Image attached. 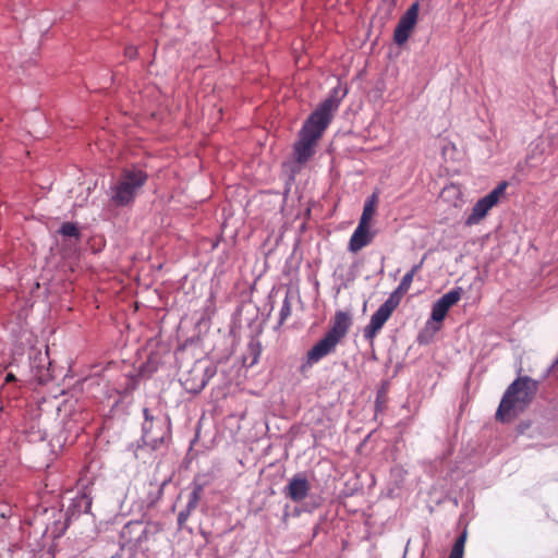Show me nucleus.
Segmentation results:
<instances>
[{
  "label": "nucleus",
  "mask_w": 558,
  "mask_h": 558,
  "mask_svg": "<svg viewBox=\"0 0 558 558\" xmlns=\"http://www.w3.org/2000/svg\"><path fill=\"white\" fill-rule=\"evenodd\" d=\"M92 502L93 497L87 487H84L71 498L65 511L54 507L45 509L44 514L47 517L48 523L41 522V524L45 525L41 531V536L46 537L49 534L53 539L61 537L73 521L78 519L82 514L89 513Z\"/></svg>",
  "instance_id": "obj_1"
},
{
  "label": "nucleus",
  "mask_w": 558,
  "mask_h": 558,
  "mask_svg": "<svg viewBox=\"0 0 558 558\" xmlns=\"http://www.w3.org/2000/svg\"><path fill=\"white\" fill-rule=\"evenodd\" d=\"M538 390V381L529 376H519L506 389L496 418L509 423L525 411Z\"/></svg>",
  "instance_id": "obj_2"
},
{
  "label": "nucleus",
  "mask_w": 558,
  "mask_h": 558,
  "mask_svg": "<svg viewBox=\"0 0 558 558\" xmlns=\"http://www.w3.org/2000/svg\"><path fill=\"white\" fill-rule=\"evenodd\" d=\"M351 326L352 315L345 311H337L324 337L307 351L308 363H317L333 352L338 343L347 336Z\"/></svg>",
  "instance_id": "obj_3"
},
{
  "label": "nucleus",
  "mask_w": 558,
  "mask_h": 558,
  "mask_svg": "<svg viewBox=\"0 0 558 558\" xmlns=\"http://www.w3.org/2000/svg\"><path fill=\"white\" fill-rule=\"evenodd\" d=\"M147 180L148 174L142 168H123L117 181L109 187L110 201L118 207L130 205Z\"/></svg>",
  "instance_id": "obj_4"
},
{
  "label": "nucleus",
  "mask_w": 558,
  "mask_h": 558,
  "mask_svg": "<svg viewBox=\"0 0 558 558\" xmlns=\"http://www.w3.org/2000/svg\"><path fill=\"white\" fill-rule=\"evenodd\" d=\"M142 441L153 451L160 449L171 438V421L167 414L154 415L148 408L143 409Z\"/></svg>",
  "instance_id": "obj_5"
},
{
  "label": "nucleus",
  "mask_w": 558,
  "mask_h": 558,
  "mask_svg": "<svg viewBox=\"0 0 558 558\" xmlns=\"http://www.w3.org/2000/svg\"><path fill=\"white\" fill-rule=\"evenodd\" d=\"M328 126L312 117H307L301 130L299 138L293 145V154L298 163H306L315 154V144L322 137Z\"/></svg>",
  "instance_id": "obj_6"
},
{
  "label": "nucleus",
  "mask_w": 558,
  "mask_h": 558,
  "mask_svg": "<svg viewBox=\"0 0 558 558\" xmlns=\"http://www.w3.org/2000/svg\"><path fill=\"white\" fill-rule=\"evenodd\" d=\"M347 94V86L338 83L337 86L330 89L328 96L316 107L310 117L328 126L333 118V113L338 110L341 100Z\"/></svg>",
  "instance_id": "obj_7"
},
{
  "label": "nucleus",
  "mask_w": 558,
  "mask_h": 558,
  "mask_svg": "<svg viewBox=\"0 0 558 558\" xmlns=\"http://www.w3.org/2000/svg\"><path fill=\"white\" fill-rule=\"evenodd\" d=\"M507 186L508 182L501 181L487 195L480 198L474 204L471 214L466 217L464 221L465 226L477 225L483 218H485L488 211L498 204L500 197L505 195Z\"/></svg>",
  "instance_id": "obj_8"
},
{
  "label": "nucleus",
  "mask_w": 558,
  "mask_h": 558,
  "mask_svg": "<svg viewBox=\"0 0 558 558\" xmlns=\"http://www.w3.org/2000/svg\"><path fill=\"white\" fill-rule=\"evenodd\" d=\"M418 12L420 2L415 1L401 15L393 32V40L398 46H402L408 41L411 32L413 31L417 23Z\"/></svg>",
  "instance_id": "obj_9"
},
{
  "label": "nucleus",
  "mask_w": 558,
  "mask_h": 558,
  "mask_svg": "<svg viewBox=\"0 0 558 558\" xmlns=\"http://www.w3.org/2000/svg\"><path fill=\"white\" fill-rule=\"evenodd\" d=\"M462 294V288L457 287L445 293L439 298L432 307L430 319L436 323H441L448 311L452 305L459 302Z\"/></svg>",
  "instance_id": "obj_10"
},
{
  "label": "nucleus",
  "mask_w": 558,
  "mask_h": 558,
  "mask_svg": "<svg viewBox=\"0 0 558 558\" xmlns=\"http://www.w3.org/2000/svg\"><path fill=\"white\" fill-rule=\"evenodd\" d=\"M393 311L395 310L392 307L384 302L371 316L369 323L364 327V339L373 343L374 338L384 327L385 323L389 319Z\"/></svg>",
  "instance_id": "obj_11"
},
{
  "label": "nucleus",
  "mask_w": 558,
  "mask_h": 558,
  "mask_svg": "<svg viewBox=\"0 0 558 558\" xmlns=\"http://www.w3.org/2000/svg\"><path fill=\"white\" fill-rule=\"evenodd\" d=\"M310 489L311 485L306 476L303 473H296L283 488V495L293 502H300L307 497Z\"/></svg>",
  "instance_id": "obj_12"
},
{
  "label": "nucleus",
  "mask_w": 558,
  "mask_h": 558,
  "mask_svg": "<svg viewBox=\"0 0 558 558\" xmlns=\"http://www.w3.org/2000/svg\"><path fill=\"white\" fill-rule=\"evenodd\" d=\"M29 366L34 376L39 381H45L50 377L49 366L51 364L48 351L41 352L40 350L32 349L28 355Z\"/></svg>",
  "instance_id": "obj_13"
},
{
  "label": "nucleus",
  "mask_w": 558,
  "mask_h": 558,
  "mask_svg": "<svg viewBox=\"0 0 558 558\" xmlns=\"http://www.w3.org/2000/svg\"><path fill=\"white\" fill-rule=\"evenodd\" d=\"M374 236L375 232L371 231L369 225L359 222L350 238L348 250L351 253H357L363 247L371 244Z\"/></svg>",
  "instance_id": "obj_14"
},
{
  "label": "nucleus",
  "mask_w": 558,
  "mask_h": 558,
  "mask_svg": "<svg viewBox=\"0 0 558 558\" xmlns=\"http://www.w3.org/2000/svg\"><path fill=\"white\" fill-rule=\"evenodd\" d=\"M120 535L125 543L140 545L147 539V529L142 521H130L123 525Z\"/></svg>",
  "instance_id": "obj_15"
},
{
  "label": "nucleus",
  "mask_w": 558,
  "mask_h": 558,
  "mask_svg": "<svg viewBox=\"0 0 558 558\" xmlns=\"http://www.w3.org/2000/svg\"><path fill=\"white\" fill-rule=\"evenodd\" d=\"M199 371V363H196L193 368L189 372V374L182 379V386L186 392L192 395H198L202 391H194L192 388L199 386V376L196 374Z\"/></svg>",
  "instance_id": "obj_16"
},
{
  "label": "nucleus",
  "mask_w": 558,
  "mask_h": 558,
  "mask_svg": "<svg viewBox=\"0 0 558 558\" xmlns=\"http://www.w3.org/2000/svg\"><path fill=\"white\" fill-rule=\"evenodd\" d=\"M377 201H378L377 193H373L372 195H369L366 198L359 222L364 223V225H369V222L375 214V206L377 204Z\"/></svg>",
  "instance_id": "obj_17"
},
{
  "label": "nucleus",
  "mask_w": 558,
  "mask_h": 558,
  "mask_svg": "<svg viewBox=\"0 0 558 558\" xmlns=\"http://www.w3.org/2000/svg\"><path fill=\"white\" fill-rule=\"evenodd\" d=\"M217 374V366L214 364H209L205 367L199 366V371L196 374L199 376V386L192 388L194 391H203V389L208 385L211 378H214Z\"/></svg>",
  "instance_id": "obj_18"
},
{
  "label": "nucleus",
  "mask_w": 558,
  "mask_h": 558,
  "mask_svg": "<svg viewBox=\"0 0 558 558\" xmlns=\"http://www.w3.org/2000/svg\"><path fill=\"white\" fill-rule=\"evenodd\" d=\"M192 485H193V489H192L191 494L189 495V500L185 506V509H189V511L191 513L196 509L198 501L202 497L203 490H204V484L193 482Z\"/></svg>",
  "instance_id": "obj_19"
},
{
  "label": "nucleus",
  "mask_w": 558,
  "mask_h": 558,
  "mask_svg": "<svg viewBox=\"0 0 558 558\" xmlns=\"http://www.w3.org/2000/svg\"><path fill=\"white\" fill-rule=\"evenodd\" d=\"M59 233L64 238H73L75 240L81 238L80 228L75 222H63L59 228Z\"/></svg>",
  "instance_id": "obj_20"
},
{
  "label": "nucleus",
  "mask_w": 558,
  "mask_h": 558,
  "mask_svg": "<svg viewBox=\"0 0 558 558\" xmlns=\"http://www.w3.org/2000/svg\"><path fill=\"white\" fill-rule=\"evenodd\" d=\"M466 542V530H464L456 539L449 558H463L464 546Z\"/></svg>",
  "instance_id": "obj_21"
},
{
  "label": "nucleus",
  "mask_w": 558,
  "mask_h": 558,
  "mask_svg": "<svg viewBox=\"0 0 558 558\" xmlns=\"http://www.w3.org/2000/svg\"><path fill=\"white\" fill-rule=\"evenodd\" d=\"M158 359L157 356L150 355L145 363L141 365L140 373L143 376H151L158 371Z\"/></svg>",
  "instance_id": "obj_22"
},
{
  "label": "nucleus",
  "mask_w": 558,
  "mask_h": 558,
  "mask_svg": "<svg viewBox=\"0 0 558 558\" xmlns=\"http://www.w3.org/2000/svg\"><path fill=\"white\" fill-rule=\"evenodd\" d=\"M408 292L405 288H402L400 284L389 294L388 299L385 301L390 307L396 310L402 299V295Z\"/></svg>",
  "instance_id": "obj_23"
},
{
  "label": "nucleus",
  "mask_w": 558,
  "mask_h": 558,
  "mask_svg": "<svg viewBox=\"0 0 558 558\" xmlns=\"http://www.w3.org/2000/svg\"><path fill=\"white\" fill-rule=\"evenodd\" d=\"M290 315H291V303H290L288 295H286V298L282 302L280 312H279L278 324L282 325Z\"/></svg>",
  "instance_id": "obj_24"
},
{
  "label": "nucleus",
  "mask_w": 558,
  "mask_h": 558,
  "mask_svg": "<svg viewBox=\"0 0 558 558\" xmlns=\"http://www.w3.org/2000/svg\"><path fill=\"white\" fill-rule=\"evenodd\" d=\"M248 349H250V353L252 355V361L250 363V366H253L255 365L257 362H258V357H259V354H260V344L259 343H254V342H251L250 345H248Z\"/></svg>",
  "instance_id": "obj_25"
},
{
  "label": "nucleus",
  "mask_w": 558,
  "mask_h": 558,
  "mask_svg": "<svg viewBox=\"0 0 558 558\" xmlns=\"http://www.w3.org/2000/svg\"><path fill=\"white\" fill-rule=\"evenodd\" d=\"M148 446V444H143L142 437L136 441L132 442L128 446V450L132 451L135 456V458L138 457L137 451L144 447Z\"/></svg>",
  "instance_id": "obj_26"
},
{
  "label": "nucleus",
  "mask_w": 558,
  "mask_h": 558,
  "mask_svg": "<svg viewBox=\"0 0 558 558\" xmlns=\"http://www.w3.org/2000/svg\"><path fill=\"white\" fill-rule=\"evenodd\" d=\"M191 515V512L189 511V509H182L179 513H178V525L179 527H182L184 525V523L187 521L189 517Z\"/></svg>",
  "instance_id": "obj_27"
},
{
  "label": "nucleus",
  "mask_w": 558,
  "mask_h": 558,
  "mask_svg": "<svg viewBox=\"0 0 558 558\" xmlns=\"http://www.w3.org/2000/svg\"><path fill=\"white\" fill-rule=\"evenodd\" d=\"M53 557H54L53 553L49 549V550H47L45 553H41L39 555L27 553L24 558H53Z\"/></svg>",
  "instance_id": "obj_28"
},
{
  "label": "nucleus",
  "mask_w": 558,
  "mask_h": 558,
  "mask_svg": "<svg viewBox=\"0 0 558 558\" xmlns=\"http://www.w3.org/2000/svg\"><path fill=\"white\" fill-rule=\"evenodd\" d=\"M412 281H413V277H412L410 274H408V272H407V274L402 277V279H401V281H400V283H399V284H400L402 288H405L407 290H409V289H410V287H411Z\"/></svg>",
  "instance_id": "obj_29"
},
{
  "label": "nucleus",
  "mask_w": 558,
  "mask_h": 558,
  "mask_svg": "<svg viewBox=\"0 0 558 558\" xmlns=\"http://www.w3.org/2000/svg\"><path fill=\"white\" fill-rule=\"evenodd\" d=\"M125 56L129 59H135L137 57V49L134 46H129L125 48Z\"/></svg>",
  "instance_id": "obj_30"
},
{
  "label": "nucleus",
  "mask_w": 558,
  "mask_h": 558,
  "mask_svg": "<svg viewBox=\"0 0 558 558\" xmlns=\"http://www.w3.org/2000/svg\"><path fill=\"white\" fill-rule=\"evenodd\" d=\"M558 366V356L556 357V360L546 368V371L544 372V375H543V378H546L549 376V374L551 372H554L556 369V367Z\"/></svg>",
  "instance_id": "obj_31"
},
{
  "label": "nucleus",
  "mask_w": 558,
  "mask_h": 558,
  "mask_svg": "<svg viewBox=\"0 0 558 558\" xmlns=\"http://www.w3.org/2000/svg\"><path fill=\"white\" fill-rule=\"evenodd\" d=\"M423 263H424V258H422V260L418 263V264H415L409 271L408 274H410L412 277L415 276V274L422 268L423 266Z\"/></svg>",
  "instance_id": "obj_32"
},
{
  "label": "nucleus",
  "mask_w": 558,
  "mask_h": 558,
  "mask_svg": "<svg viewBox=\"0 0 558 558\" xmlns=\"http://www.w3.org/2000/svg\"><path fill=\"white\" fill-rule=\"evenodd\" d=\"M319 506V502L314 501L311 504H306L303 508L304 511L312 512L314 509H316Z\"/></svg>",
  "instance_id": "obj_33"
},
{
  "label": "nucleus",
  "mask_w": 558,
  "mask_h": 558,
  "mask_svg": "<svg viewBox=\"0 0 558 558\" xmlns=\"http://www.w3.org/2000/svg\"><path fill=\"white\" fill-rule=\"evenodd\" d=\"M16 381V377L12 373H8L4 378V383H12Z\"/></svg>",
  "instance_id": "obj_34"
},
{
  "label": "nucleus",
  "mask_w": 558,
  "mask_h": 558,
  "mask_svg": "<svg viewBox=\"0 0 558 558\" xmlns=\"http://www.w3.org/2000/svg\"><path fill=\"white\" fill-rule=\"evenodd\" d=\"M168 482H169V481H163V482H162V484H161V486H160V488H159V494H161V493H162L163 487L168 484Z\"/></svg>",
  "instance_id": "obj_35"
},
{
  "label": "nucleus",
  "mask_w": 558,
  "mask_h": 558,
  "mask_svg": "<svg viewBox=\"0 0 558 558\" xmlns=\"http://www.w3.org/2000/svg\"><path fill=\"white\" fill-rule=\"evenodd\" d=\"M381 393L383 392H378L377 397H376V405L378 407L379 405V399L381 397Z\"/></svg>",
  "instance_id": "obj_36"
},
{
  "label": "nucleus",
  "mask_w": 558,
  "mask_h": 558,
  "mask_svg": "<svg viewBox=\"0 0 558 558\" xmlns=\"http://www.w3.org/2000/svg\"><path fill=\"white\" fill-rule=\"evenodd\" d=\"M159 434V430L156 428V425L153 424V435Z\"/></svg>",
  "instance_id": "obj_37"
},
{
  "label": "nucleus",
  "mask_w": 558,
  "mask_h": 558,
  "mask_svg": "<svg viewBox=\"0 0 558 558\" xmlns=\"http://www.w3.org/2000/svg\"><path fill=\"white\" fill-rule=\"evenodd\" d=\"M409 545H410V539L407 542V546H405V549H404V553H403V558H405Z\"/></svg>",
  "instance_id": "obj_38"
},
{
  "label": "nucleus",
  "mask_w": 558,
  "mask_h": 558,
  "mask_svg": "<svg viewBox=\"0 0 558 558\" xmlns=\"http://www.w3.org/2000/svg\"><path fill=\"white\" fill-rule=\"evenodd\" d=\"M0 515H1L2 518H4V517H5L4 511H1V512H0Z\"/></svg>",
  "instance_id": "obj_39"
}]
</instances>
